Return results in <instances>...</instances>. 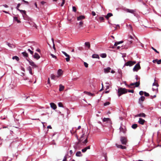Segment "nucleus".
Instances as JSON below:
<instances>
[{
    "mask_svg": "<svg viewBox=\"0 0 161 161\" xmlns=\"http://www.w3.org/2000/svg\"><path fill=\"white\" fill-rule=\"evenodd\" d=\"M110 103L108 102H106L104 103V106H106L109 104Z\"/></svg>",
    "mask_w": 161,
    "mask_h": 161,
    "instance_id": "39",
    "label": "nucleus"
},
{
    "mask_svg": "<svg viewBox=\"0 0 161 161\" xmlns=\"http://www.w3.org/2000/svg\"><path fill=\"white\" fill-rule=\"evenodd\" d=\"M85 45L86 46L88 47V48H89L90 47V43L89 42H86L85 43Z\"/></svg>",
    "mask_w": 161,
    "mask_h": 161,
    "instance_id": "27",
    "label": "nucleus"
},
{
    "mask_svg": "<svg viewBox=\"0 0 161 161\" xmlns=\"http://www.w3.org/2000/svg\"><path fill=\"white\" fill-rule=\"evenodd\" d=\"M14 20L15 21H17V22L18 23H20V21L16 17H14Z\"/></svg>",
    "mask_w": 161,
    "mask_h": 161,
    "instance_id": "34",
    "label": "nucleus"
},
{
    "mask_svg": "<svg viewBox=\"0 0 161 161\" xmlns=\"http://www.w3.org/2000/svg\"><path fill=\"white\" fill-rule=\"evenodd\" d=\"M144 95L146 97L149 96V95L148 93L146 92H144Z\"/></svg>",
    "mask_w": 161,
    "mask_h": 161,
    "instance_id": "42",
    "label": "nucleus"
},
{
    "mask_svg": "<svg viewBox=\"0 0 161 161\" xmlns=\"http://www.w3.org/2000/svg\"><path fill=\"white\" fill-rule=\"evenodd\" d=\"M100 56L102 58H105L106 57V54L105 53H102L100 54Z\"/></svg>",
    "mask_w": 161,
    "mask_h": 161,
    "instance_id": "29",
    "label": "nucleus"
},
{
    "mask_svg": "<svg viewBox=\"0 0 161 161\" xmlns=\"http://www.w3.org/2000/svg\"><path fill=\"white\" fill-rule=\"evenodd\" d=\"M22 54L23 56H24L25 57H27L28 56V54L26 52H24L22 53Z\"/></svg>",
    "mask_w": 161,
    "mask_h": 161,
    "instance_id": "33",
    "label": "nucleus"
},
{
    "mask_svg": "<svg viewBox=\"0 0 161 161\" xmlns=\"http://www.w3.org/2000/svg\"><path fill=\"white\" fill-rule=\"evenodd\" d=\"M19 11L22 14L23 16V17H24V15H26V12L25 11L20 9L19 10Z\"/></svg>",
    "mask_w": 161,
    "mask_h": 161,
    "instance_id": "20",
    "label": "nucleus"
},
{
    "mask_svg": "<svg viewBox=\"0 0 161 161\" xmlns=\"http://www.w3.org/2000/svg\"><path fill=\"white\" fill-rule=\"evenodd\" d=\"M123 42V41H120L119 42H116L114 44V46H117L119 44H120L122 43Z\"/></svg>",
    "mask_w": 161,
    "mask_h": 161,
    "instance_id": "28",
    "label": "nucleus"
},
{
    "mask_svg": "<svg viewBox=\"0 0 161 161\" xmlns=\"http://www.w3.org/2000/svg\"><path fill=\"white\" fill-rule=\"evenodd\" d=\"M86 148V150H87V149H90V147L89 146H88V147H85Z\"/></svg>",
    "mask_w": 161,
    "mask_h": 161,
    "instance_id": "63",
    "label": "nucleus"
},
{
    "mask_svg": "<svg viewBox=\"0 0 161 161\" xmlns=\"http://www.w3.org/2000/svg\"><path fill=\"white\" fill-rule=\"evenodd\" d=\"M53 48L55 50L56 49L54 43H53Z\"/></svg>",
    "mask_w": 161,
    "mask_h": 161,
    "instance_id": "61",
    "label": "nucleus"
},
{
    "mask_svg": "<svg viewBox=\"0 0 161 161\" xmlns=\"http://www.w3.org/2000/svg\"><path fill=\"white\" fill-rule=\"evenodd\" d=\"M88 135L85 134V133H83L82 135L81 136L80 139L79 141L82 142L83 143L85 144L87 142Z\"/></svg>",
    "mask_w": 161,
    "mask_h": 161,
    "instance_id": "1",
    "label": "nucleus"
},
{
    "mask_svg": "<svg viewBox=\"0 0 161 161\" xmlns=\"http://www.w3.org/2000/svg\"><path fill=\"white\" fill-rule=\"evenodd\" d=\"M72 10H73V11H74V12H76V9L75 7L74 6H73L72 7Z\"/></svg>",
    "mask_w": 161,
    "mask_h": 161,
    "instance_id": "41",
    "label": "nucleus"
},
{
    "mask_svg": "<svg viewBox=\"0 0 161 161\" xmlns=\"http://www.w3.org/2000/svg\"><path fill=\"white\" fill-rule=\"evenodd\" d=\"M75 155L77 157H81L82 156V155L81 154V152L80 151L77 152L76 153Z\"/></svg>",
    "mask_w": 161,
    "mask_h": 161,
    "instance_id": "21",
    "label": "nucleus"
},
{
    "mask_svg": "<svg viewBox=\"0 0 161 161\" xmlns=\"http://www.w3.org/2000/svg\"><path fill=\"white\" fill-rule=\"evenodd\" d=\"M116 146L119 148H120L122 149H125L126 148V147L124 146H123L122 145H118L117 144H116Z\"/></svg>",
    "mask_w": 161,
    "mask_h": 161,
    "instance_id": "18",
    "label": "nucleus"
},
{
    "mask_svg": "<svg viewBox=\"0 0 161 161\" xmlns=\"http://www.w3.org/2000/svg\"><path fill=\"white\" fill-rule=\"evenodd\" d=\"M50 55L52 58H55V59H56L57 57L56 56H55V55H53V54H51Z\"/></svg>",
    "mask_w": 161,
    "mask_h": 161,
    "instance_id": "45",
    "label": "nucleus"
},
{
    "mask_svg": "<svg viewBox=\"0 0 161 161\" xmlns=\"http://www.w3.org/2000/svg\"><path fill=\"white\" fill-rule=\"evenodd\" d=\"M103 122H106L108 123H110L111 122L110 119L109 118H104L103 120Z\"/></svg>",
    "mask_w": 161,
    "mask_h": 161,
    "instance_id": "15",
    "label": "nucleus"
},
{
    "mask_svg": "<svg viewBox=\"0 0 161 161\" xmlns=\"http://www.w3.org/2000/svg\"><path fill=\"white\" fill-rule=\"evenodd\" d=\"M84 65L85 66L86 68H87L88 67V64L86 62H84Z\"/></svg>",
    "mask_w": 161,
    "mask_h": 161,
    "instance_id": "44",
    "label": "nucleus"
},
{
    "mask_svg": "<svg viewBox=\"0 0 161 161\" xmlns=\"http://www.w3.org/2000/svg\"><path fill=\"white\" fill-rule=\"evenodd\" d=\"M111 68L109 67H108L106 68H105L104 69V72L105 73H108L110 72Z\"/></svg>",
    "mask_w": 161,
    "mask_h": 161,
    "instance_id": "12",
    "label": "nucleus"
},
{
    "mask_svg": "<svg viewBox=\"0 0 161 161\" xmlns=\"http://www.w3.org/2000/svg\"><path fill=\"white\" fill-rule=\"evenodd\" d=\"M120 140L121 142V143L125 145L126 144L127 142V139L126 137H125L121 136L120 137Z\"/></svg>",
    "mask_w": 161,
    "mask_h": 161,
    "instance_id": "6",
    "label": "nucleus"
},
{
    "mask_svg": "<svg viewBox=\"0 0 161 161\" xmlns=\"http://www.w3.org/2000/svg\"><path fill=\"white\" fill-rule=\"evenodd\" d=\"M156 78L154 80V82L153 84V86H156L157 87L158 86V83L156 82Z\"/></svg>",
    "mask_w": 161,
    "mask_h": 161,
    "instance_id": "26",
    "label": "nucleus"
},
{
    "mask_svg": "<svg viewBox=\"0 0 161 161\" xmlns=\"http://www.w3.org/2000/svg\"><path fill=\"white\" fill-rule=\"evenodd\" d=\"M125 11L128 13H130L131 14H134L135 12V10L133 9H126Z\"/></svg>",
    "mask_w": 161,
    "mask_h": 161,
    "instance_id": "13",
    "label": "nucleus"
},
{
    "mask_svg": "<svg viewBox=\"0 0 161 161\" xmlns=\"http://www.w3.org/2000/svg\"><path fill=\"white\" fill-rule=\"evenodd\" d=\"M63 71L61 69H59L57 72V77H59L60 76L63 74Z\"/></svg>",
    "mask_w": 161,
    "mask_h": 161,
    "instance_id": "11",
    "label": "nucleus"
},
{
    "mask_svg": "<svg viewBox=\"0 0 161 161\" xmlns=\"http://www.w3.org/2000/svg\"><path fill=\"white\" fill-rule=\"evenodd\" d=\"M28 51L30 52V53L31 54H33V52L30 49H28Z\"/></svg>",
    "mask_w": 161,
    "mask_h": 161,
    "instance_id": "47",
    "label": "nucleus"
},
{
    "mask_svg": "<svg viewBox=\"0 0 161 161\" xmlns=\"http://www.w3.org/2000/svg\"><path fill=\"white\" fill-rule=\"evenodd\" d=\"M75 132V131H74L73 130V129L72 130H70V132L72 134H74Z\"/></svg>",
    "mask_w": 161,
    "mask_h": 161,
    "instance_id": "57",
    "label": "nucleus"
},
{
    "mask_svg": "<svg viewBox=\"0 0 161 161\" xmlns=\"http://www.w3.org/2000/svg\"><path fill=\"white\" fill-rule=\"evenodd\" d=\"M120 131L125 133L126 131V129L125 126H121L119 128Z\"/></svg>",
    "mask_w": 161,
    "mask_h": 161,
    "instance_id": "9",
    "label": "nucleus"
},
{
    "mask_svg": "<svg viewBox=\"0 0 161 161\" xmlns=\"http://www.w3.org/2000/svg\"><path fill=\"white\" fill-rule=\"evenodd\" d=\"M30 65L33 68H36L37 67V65L32 60L27 59Z\"/></svg>",
    "mask_w": 161,
    "mask_h": 161,
    "instance_id": "5",
    "label": "nucleus"
},
{
    "mask_svg": "<svg viewBox=\"0 0 161 161\" xmlns=\"http://www.w3.org/2000/svg\"><path fill=\"white\" fill-rule=\"evenodd\" d=\"M136 63L135 61H129L126 63L124 65L126 66H132Z\"/></svg>",
    "mask_w": 161,
    "mask_h": 161,
    "instance_id": "4",
    "label": "nucleus"
},
{
    "mask_svg": "<svg viewBox=\"0 0 161 161\" xmlns=\"http://www.w3.org/2000/svg\"><path fill=\"white\" fill-rule=\"evenodd\" d=\"M145 122V120L141 118H140L139 119V120L138 121V122L140 124L143 125Z\"/></svg>",
    "mask_w": 161,
    "mask_h": 161,
    "instance_id": "14",
    "label": "nucleus"
},
{
    "mask_svg": "<svg viewBox=\"0 0 161 161\" xmlns=\"http://www.w3.org/2000/svg\"><path fill=\"white\" fill-rule=\"evenodd\" d=\"M59 91L60 92L63 91L64 90V86H63L61 84H60L59 85Z\"/></svg>",
    "mask_w": 161,
    "mask_h": 161,
    "instance_id": "23",
    "label": "nucleus"
},
{
    "mask_svg": "<svg viewBox=\"0 0 161 161\" xmlns=\"http://www.w3.org/2000/svg\"><path fill=\"white\" fill-rule=\"evenodd\" d=\"M135 86V87H137L140 85V81H139L138 82H136L135 83H132L130 84V86H129V87H130V86H133L134 85Z\"/></svg>",
    "mask_w": 161,
    "mask_h": 161,
    "instance_id": "8",
    "label": "nucleus"
},
{
    "mask_svg": "<svg viewBox=\"0 0 161 161\" xmlns=\"http://www.w3.org/2000/svg\"><path fill=\"white\" fill-rule=\"evenodd\" d=\"M13 59H15L17 61H19V58L17 56H14L13 58H12Z\"/></svg>",
    "mask_w": 161,
    "mask_h": 161,
    "instance_id": "32",
    "label": "nucleus"
},
{
    "mask_svg": "<svg viewBox=\"0 0 161 161\" xmlns=\"http://www.w3.org/2000/svg\"><path fill=\"white\" fill-rule=\"evenodd\" d=\"M22 1L23 2L25 3L28 4L29 2L27 1H25V0H22Z\"/></svg>",
    "mask_w": 161,
    "mask_h": 161,
    "instance_id": "51",
    "label": "nucleus"
},
{
    "mask_svg": "<svg viewBox=\"0 0 161 161\" xmlns=\"http://www.w3.org/2000/svg\"><path fill=\"white\" fill-rule=\"evenodd\" d=\"M106 89L107 90L109 88L110 86L109 85H107V86H106Z\"/></svg>",
    "mask_w": 161,
    "mask_h": 161,
    "instance_id": "59",
    "label": "nucleus"
},
{
    "mask_svg": "<svg viewBox=\"0 0 161 161\" xmlns=\"http://www.w3.org/2000/svg\"><path fill=\"white\" fill-rule=\"evenodd\" d=\"M156 97V95H154L153 96H150V98H151V99H153L154 98H155Z\"/></svg>",
    "mask_w": 161,
    "mask_h": 161,
    "instance_id": "55",
    "label": "nucleus"
},
{
    "mask_svg": "<svg viewBox=\"0 0 161 161\" xmlns=\"http://www.w3.org/2000/svg\"><path fill=\"white\" fill-rule=\"evenodd\" d=\"M46 3L45 2H44V1H42L41 2V4H42V5H43L45 3Z\"/></svg>",
    "mask_w": 161,
    "mask_h": 161,
    "instance_id": "62",
    "label": "nucleus"
},
{
    "mask_svg": "<svg viewBox=\"0 0 161 161\" xmlns=\"http://www.w3.org/2000/svg\"><path fill=\"white\" fill-rule=\"evenodd\" d=\"M127 91L129 92H131L132 93L134 92V90H128Z\"/></svg>",
    "mask_w": 161,
    "mask_h": 161,
    "instance_id": "52",
    "label": "nucleus"
},
{
    "mask_svg": "<svg viewBox=\"0 0 161 161\" xmlns=\"http://www.w3.org/2000/svg\"><path fill=\"white\" fill-rule=\"evenodd\" d=\"M29 72L31 74V75H32L33 74V73H32V71L30 67H29Z\"/></svg>",
    "mask_w": 161,
    "mask_h": 161,
    "instance_id": "40",
    "label": "nucleus"
},
{
    "mask_svg": "<svg viewBox=\"0 0 161 161\" xmlns=\"http://www.w3.org/2000/svg\"><path fill=\"white\" fill-rule=\"evenodd\" d=\"M137 124H133L131 126L132 128L134 129H136L137 127Z\"/></svg>",
    "mask_w": 161,
    "mask_h": 161,
    "instance_id": "31",
    "label": "nucleus"
},
{
    "mask_svg": "<svg viewBox=\"0 0 161 161\" xmlns=\"http://www.w3.org/2000/svg\"><path fill=\"white\" fill-rule=\"evenodd\" d=\"M145 99V97L144 96H141L139 99V103H141V102L143 101Z\"/></svg>",
    "mask_w": 161,
    "mask_h": 161,
    "instance_id": "19",
    "label": "nucleus"
},
{
    "mask_svg": "<svg viewBox=\"0 0 161 161\" xmlns=\"http://www.w3.org/2000/svg\"><path fill=\"white\" fill-rule=\"evenodd\" d=\"M50 105L51 108L54 110L55 109L57 108L56 105L53 103H50Z\"/></svg>",
    "mask_w": 161,
    "mask_h": 161,
    "instance_id": "17",
    "label": "nucleus"
},
{
    "mask_svg": "<svg viewBox=\"0 0 161 161\" xmlns=\"http://www.w3.org/2000/svg\"><path fill=\"white\" fill-rule=\"evenodd\" d=\"M113 16L112 14L111 13H108L105 16V17L107 19H108L110 17Z\"/></svg>",
    "mask_w": 161,
    "mask_h": 161,
    "instance_id": "22",
    "label": "nucleus"
},
{
    "mask_svg": "<svg viewBox=\"0 0 161 161\" xmlns=\"http://www.w3.org/2000/svg\"><path fill=\"white\" fill-rule=\"evenodd\" d=\"M81 151L83 153H85L86 151V148L85 147L84 148L82 149Z\"/></svg>",
    "mask_w": 161,
    "mask_h": 161,
    "instance_id": "49",
    "label": "nucleus"
},
{
    "mask_svg": "<svg viewBox=\"0 0 161 161\" xmlns=\"http://www.w3.org/2000/svg\"><path fill=\"white\" fill-rule=\"evenodd\" d=\"M65 3V0H62V2L61 5V6L62 7L63 6Z\"/></svg>",
    "mask_w": 161,
    "mask_h": 161,
    "instance_id": "48",
    "label": "nucleus"
},
{
    "mask_svg": "<svg viewBox=\"0 0 161 161\" xmlns=\"http://www.w3.org/2000/svg\"><path fill=\"white\" fill-rule=\"evenodd\" d=\"M92 57L93 58H99V56L97 54H93L92 55Z\"/></svg>",
    "mask_w": 161,
    "mask_h": 161,
    "instance_id": "25",
    "label": "nucleus"
},
{
    "mask_svg": "<svg viewBox=\"0 0 161 161\" xmlns=\"http://www.w3.org/2000/svg\"><path fill=\"white\" fill-rule=\"evenodd\" d=\"M92 15L93 16H94L96 15V13H95V12L94 11H92Z\"/></svg>",
    "mask_w": 161,
    "mask_h": 161,
    "instance_id": "53",
    "label": "nucleus"
},
{
    "mask_svg": "<svg viewBox=\"0 0 161 161\" xmlns=\"http://www.w3.org/2000/svg\"><path fill=\"white\" fill-rule=\"evenodd\" d=\"M161 63V59H160L159 60L157 61V64H160Z\"/></svg>",
    "mask_w": 161,
    "mask_h": 161,
    "instance_id": "54",
    "label": "nucleus"
},
{
    "mask_svg": "<svg viewBox=\"0 0 161 161\" xmlns=\"http://www.w3.org/2000/svg\"><path fill=\"white\" fill-rule=\"evenodd\" d=\"M33 57L34 58L38 60L40 58V55L37 53H35L34 55L33 56Z\"/></svg>",
    "mask_w": 161,
    "mask_h": 161,
    "instance_id": "16",
    "label": "nucleus"
},
{
    "mask_svg": "<svg viewBox=\"0 0 161 161\" xmlns=\"http://www.w3.org/2000/svg\"><path fill=\"white\" fill-rule=\"evenodd\" d=\"M7 45L10 47L12 48L14 46L13 45L7 42Z\"/></svg>",
    "mask_w": 161,
    "mask_h": 161,
    "instance_id": "35",
    "label": "nucleus"
},
{
    "mask_svg": "<svg viewBox=\"0 0 161 161\" xmlns=\"http://www.w3.org/2000/svg\"><path fill=\"white\" fill-rule=\"evenodd\" d=\"M21 4L19 3H18L16 7V9L18 10L19 11V10H20V9H19V7L20 5Z\"/></svg>",
    "mask_w": 161,
    "mask_h": 161,
    "instance_id": "37",
    "label": "nucleus"
},
{
    "mask_svg": "<svg viewBox=\"0 0 161 161\" xmlns=\"http://www.w3.org/2000/svg\"><path fill=\"white\" fill-rule=\"evenodd\" d=\"M151 48L154 51H155L156 53H158L159 52L158 51L155 49L154 48H153V47H151Z\"/></svg>",
    "mask_w": 161,
    "mask_h": 161,
    "instance_id": "43",
    "label": "nucleus"
},
{
    "mask_svg": "<svg viewBox=\"0 0 161 161\" xmlns=\"http://www.w3.org/2000/svg\"><path fill=\"white\" fill-rule=\"evenodd\" d=\"M56 77V76L53 74H52L51 75V78L52 79L54 80Z\"/></svg>",
    "mask_w": 161,
    "mask_h": 161,
    "instance_id": "36",
    "label": "nucleus"
},
{
    "mask_svg": "<svg viewBox=\"0 0 161 161\" xmlns=\"http://www.w3.org/2000/svg\"><path fill=\"white\" fill-rule=\"evenodd\" d=\"M83 25V22L82 21H80L79 22V25L80 26H82Z\"/></svg>",
    "mask_w": 161,
    "mask_h": 161,
    "instance_id": "58",
    "label": "nucleus"
},
{
    "mask_svg": "<svg viewBox=\"0 0 161 161\" xmlns=\"http://www.w3.org/2000/svg\"><path fill=\"white\" fill-rule=\"evenodd\" d=\"M127 90L125 88H119L118 89V96L120 97L122 95L126 93Z\"/></svg>",
    "mask_w": 161,
    "mask_h": 161,
    "instance_id": "2",
    "label": "nucleus"
},
{
    "mask_svg": "<svg viewBox=\"0 0 161 161\" xmlns=\"http://www.w3.org/2000/svg\"><path fill=\"white\" fill-rule=\"evenodd\" d=\"M84 92L86 93V94H87L88 95H89L91 96H94V94H92L90 92Z\"/></svg>",
    "mask_w": 161,
    "mask_h": 161,
    "instance_id": "30",
    "label": "nucleus"
},
{
    "mask_svg": "<svg viewBox=\"0 0 161 161\" xmlns=\"http://www.w3.org/2000/svg\"><path fill=\"white\" fill-rule=\"evenodd\" d=\"M67 160V158L65 156L64 158V159L62 161H66Z\"/></svg>",
    "mask_w": 161,
    "mask_h": 161,
    "instance_id": "56",
    "label": "nucleus"
},
{
    "mask_svg": "<svg viewBox=\"0 0 161 161\" xmlns=\"http://www.w3.org/2000/svg\"><path fill=\"white\" fill-rule=\"evenodd\" d=\"M141 69V67L139 63H137L134 67L133 68V71H137Z\"/></svg>",
    "mask_w": 161,
    "mask_h": 161,
    "instance_id": "3",
    "label": "nucleus"
},
{
    "mask_svg": "<svg viewBox=\"0 0 161 161\" xmlns=\"http://www.w3.org/2000/svg\"><path fill=\"white\" fill-rule=\"evenodd\" d=\"M58 106L59 107H63V106L62 104V103L61 102H59L58 103Z\"/></svg>",
    "mask_w": 161,
    "mask_h": 161,
    "instance_id": "38",
    "label": "nucleus"
},
{
    "mask_svg": "<svg viewBox=\"0 0 161 161\" xmlns=\"http://www.w3.org/2000/svg\"><path fill=\"white\" fill-rule=\"evenodd\" d=\"M62 53L64 54L65 56L67 57V58H65L66 61L67 62H69L70 60V57L69 55L67 54L66 52L64 51H62Z\"/></svg>",
    "mask_w": 161,
    "mask_h": 161,
    "instance_id": "7",
    "label": "nucleus"
},
{
    "mask_svg": "<svg viewBox=\"0 0 161 161\" xmlns=\"http://www.w3.org/2000/svg\"><path fill=\"white\" fill-rule=\"evenodd\" d=\"M145 116H146V115L144 113H141L139 114H138L135 115V117H145Z\"/></svg>",
    "mask_w": 161,
    "mask_h": 161,
    "instance_id": "10",
    "label": "nucleus"
},
{
    "mask_svg": "<svg viewBox=\"0 0 161 161\" xmlns=\"http://www.w3.org/2000/svg\"><path fill=\"white\" fill-rule=\"evenodd\" d=\"M139 93L140 95L142 96L144 94V92L142 91H140Z\"/></svg>",
    "mask_w": 161,
    "mask_h": 161,
    "instance_id": "46",
    "label": "nucleus"
},
{
    "mask_svg": "<svg viewBox=\"0 0 161 161\" xmlns=\"http://www.w3.org/2000/svg\"><path fill=\"white\" fill-rule=\"evenodd\" d=\"M104 18L103 17H99V19L101 21H103L104 20Z\"/></svg>",
    "mask_w": 161,
    "mask_h": 161,
    "instance_id": "50",
    "label": "nucleus"
},
{
    "mask_svg": "<svg viewBox=\"0 0 161 161\" xmlns=\"http://www.w3.org/2000/svg\"><path fill=\"white\" fill-rule=\"evenodd\" d=\"M84 18H85L84 16L83 15H80L77 17V19L78 20H80L83 19Z\"/></svg>",
    "mask_w": 161,
    "mask_h": 161,
    "instance_id": "24",
    "label": "nucleus"
},
{
    "mask_svg": "<svg viewBox=\"0 0 161 161\" xmlns=\"http://www.w3.org/2000/svg\"><path fill=\"white\" fill-rule=\"evenodd\" d=\"M132 41H128V44L130 45L132 43Z\"/></svg>",
    "mask_w": 161,
    "mask_h": 161,
    "instance_id": "60",
    "label": "nucleus"
},
{
    "mask_svg": "<svg viewBox=\"0 0 161 161\" xmlns=\"http://www.w3.org/2000/svg\"><path fill=\"white\" fill-rule=\"evenodd\" d=\"M3 6L5 8H8V6L6 4H4L3 5Z\"/></svg>",
    "mask_w": 161,
    "mask_h": 161,
    "instance_id": "64",
    "label": "nucleus"
}]
</instances>
